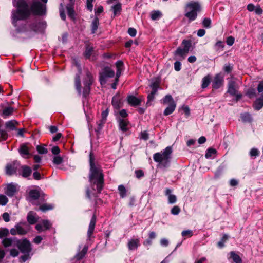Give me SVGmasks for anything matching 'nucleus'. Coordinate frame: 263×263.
<instances>
[{
    "instance_id": "f257e3e1",
    "label": "nucleus",
    "mask_w": 263,
    "mask_h": 263,
    "mask_svg": "<svg viewBox=\"0 0 263 263\" xmlns=\"http://www.w3.org/2000/svg\"><path fill=\"white\" fill-rule=\"evenodd\" d=\"M12 4L16 9L12 10L10 21L12 26L16 27L18 31L26 30L25 26L21 24V22L28 19L31 13L39 16L46 13V5L38 0L33 1L30 8L25 0H13Z\"/></svg>"
},
{
    "instance_id": "f03ea898",
    "label": "nucleus",
    "mask_w": 263,
    "mask_h": 263,
    "mask_svg": "<svg viewBox=\"0 0 263 263\" xmlns=\"http://www.w3.org/2000/svg\"><path fill=\"white\" fill-rule=\"evenodd\" d=\"M90 172L89 180L91 183L97 185L98 193H100L104 184V175L100 166L95 163V158L92 153L89 154Z\"/></svg>"
},
{
    "instance_id": "7ed1b4c3",
    "label": "nucleus",
    "mask_w": 263,
    "mask_h": 263,
    "mask_svg": "<svg viewBox=\"0 0 263 263\" xmlns=\"http://www.w3.org/2000/svg\"><path fill=\"white\" fill-rule=\"evenodd\" d=\"M172 152V147L167 146L161 152L154 154L153 155L154 160L159 163L161 168H167L170 165Z\"/></svg>"
},
{
    "instance_id": "20e7f679",
    "label": "nucleus",
    "mask_w": 263,
    "mask_h": 263,
    "mask_svg": "<svg viewBox=\"0 0 263 263\" xmlns=\"http://www.w3.org/2000/svg\"><path fill=\"white\" fill-rule=\"evenodd\" d=\"M24 21L21 22V24L25 26V29L26 30L18 31L16 27H14L16 32L23 33L32 31L36 32H42L46 27L47 25L45 21H40L32 23H28V22L24 23Z\"/></svg>"
},
{
    "instance_id": "39448f33",
    "label": "nucleus",
    "mask_w": 263,
    "mask_h": 263,
    "mask_svg": "<svg viewBox=\"0 0 263 263\" xmlns=\"http://www.w3.org/2000/svg\"><path fill=\"white\" fill-rule=\"evenodd\" d=\"M200 11V5L196 2L187 3L185 6V16L190 21L195 20L197 16V12Z\"/></svg>"
},
{
    "instance_id": "423d86ee",
    "label": "nucleus",
    "mask_w": 263,
    "mask_h": 263,
    "mask_svg": "<svg viewBox=\"0 0 263 263\" xmlns=\"http://www.w3.org/2000/svg\"><path fill=\"white\" fill-rule=\"evenodd\" d=\"M29 226L26 222H20L11 229L10 232L12 235H24L27 234Z\"/></svg>"
},
{
    "instance_id": "0eeeda50",
    "label": "nucleus",
    "mask_w": 263,
    "mask_h": 263,
    "mask_svg": "<svg viewBox=\"0 0 263 263\" xmlns=\"http://www.w3.org/2000/svg\"><path fill=\"white\" fill-rule=\"evenodd\" d=\"M92 83V77L90 72H87L86 73V78L84 81V88L83 91V97L86 98L90 91V86Z\"/></svg>"
},
{
    "instance_id": "6e6552de",
    "label": "nucleus",
    "mask_w": 263,
    "mask_h": 263,
    "mask_svg": "<svg viewBox=\"0 0 263 263\" xmlns=\"http://www.w3.org/2000/svg\"><path fill=\"white\" fill-rule=\"evenodd\" d=\"M115 72L109 67H105L103 71L100 73L99 80L101 85L105 84L106 82V79L112 78L115 76Z\"/></svg>"
},
{
    "instance_id": "1a4fd4ad",
    "label": "nucleus",
    "mask_w": 263,
    "mask_h": 263,
    "mask_svg": "<svg viewBox=\"0 0 263 263\" xmlns=\"http://www.w3.org/2000/svg\"><path fill=\"white\" fill-rule=\"evenodd\" d=\"M20 167V163L16 161L8 163L6 166V173L9 176H12L16 173Z\"/></svg>"
},
{
    "instance_id": "9d476101",
    "label": "nucleus",
    "mask_w": 263,
    "mask_h": 263,
    "mask_svg": "<svg viewBox=\"0 0 263 263\" xmlns=\"http://www.w3.org/2000/svg\"><path fill=\"white\" fill-rule=\"evenodd\" d=\"M17 184L13 183L8 184L5 191V193L9 197H13L18 191Z\"/></svg>"
},
{
    "instance_id": "9b49d317",
    "label": "nucleus",
    "mask_w": 263,
    "mask_h": 263,
    "mask_svg": "<svg viewBox=\"0 0 263 263\" xmlns=\"http://www.w3.org/2000/svg\"><path fill=\"white\" fill-rule=\"evenodd\" d=\"M88 249V246L85 245L83 248L81 245L79 246V250L78 253L74 256L76 261H80L83 259L86 254Z\"/></svg>"
},
{
    "instance_id": "f8f14e48",
    "label": "nucleus",
    "mask_w": 263,
    "mask_h": 263,
    "mask_svg": "<svg viewBox=\"0 0 263 263\" xmlns=\"http://www.w3.org/2000/svg\"><path fill=\"white\" fill-rule=\"evenodd\" d=\"M18 248L23 253H30L31 250V244L27 239H24L18 245Z\"/></svg>"
},
{
    "instance_id": "ddd939ff",
    "label": "nucleus",
    "mask_w": 263,
    "mask_h": 263,
    "mask_svg": "<svg viewBox=\"0 0 263 263\" xmlns=\"http://www.w3.org/2000/svg\"><path fill=\"white\" fill-rule=\"evenodd\" d=\"M223 81V77L219 74H216L212 82V87L216 89L219 88L222 85Z\"/></svg>"
},
{
    "instance_id": "4468645a",
    "label": "nucleus",
    "mask_w": 263,
    "mask_h": 263,
    "mask_svg": "<svg viewBox=\"0 0 263 263\" xmlns=\"http://www.w3.org/2000/svg\"><path fill=\"white\" fill-rule=\"evenodd\" d=\"M237 89L238 86L236 82L233 80L229 81L228 83V93L232 96H235L236 95Z\"/></svg>"
},
{
    "instance_id": "2eb2a0df",
    "label": "nucleus",
    "mask_w": 263,
    "mask_h": 263,
    "mask_svg": "<svg viewBox=\"0 0 263 263\" xmlns=\"http://www.w3.org/2000/svg\"><path fill=\"white\" fill-rule=\"evenodd\" d=\"M96 222V218L95 215L92 216L90 220L88 230L87 231V240H90L91 237L95 229V227Z\"/></svg>"
},
{
    "instance_id": "dca6fc26",
    "label": "nucleus",
    "mask_w": 263,
    "mask_h": 263,
    "mask_svg": "<svg viewBox=\"0 0 263 263\" xmlns=\"http://www.w3.org/2000/svg\"><path fill=\"white\" fill-rule=\"evenodd\" d=\"M119 128L123 132H126L128 129V126L129 124L127 119L119 118L118 120Z\"/></svg>"
},
{
    "instance_id": "f3484780",
    "label": "nucleus",
    "mask_w": 263,
    "mask_h": 263,
    "mask_svg": "<svg viewBox=\"0 0 263 263\" xmlns=\"http://www.w3.org/2000/svg\"><path fill=\"white\" fill-rule=\"evenodd\" d=\"M18 122L14 120L7 121L5 123V126L9 130H16Z\"/></svg>"
},
{
    "instance_id": "a211bd4d",
    "label": "nucleus",
    "mask_w": 263,
    "mask_h": 263,
    "mask_svg": "<svg viewBox=\"0 0 263 263\" xmlns=\"http://www.w3.org/2000/svg\"><path fill=\"white\" fill-rule=\"evenodd\" d=\"M128 248L129 250H135L140 246L139 239H132L128 242Z\"/></svg>"
},
{
    "instance_id": "6ab92c4d",
    "label": "nucleus",
    "mask_w": 263,
    "mask_h": 263,
    "mask_svg": "<svg viewBox=\"0 0 263 263\" xmlns=\"http://www.w3.org/2000/svg\"><path fill=\"white\" fill-rule=\"evenodd\" d=\"M128 103L132 106H137L140 104L141 100L134 96H129L127 97Z\"/></svg>"
},
{
    "instance_id": "aec40b11",
    "label": "nucleus",
    "mask_w": 263,
    "mask_h": 263,
    "mask_svg": "<svg viewBox=\"0 0 263 263\" xmlns=\"http://www.w3.org/2000/svg\"><path fill=\"white\" fill-rule=\"evenodd\" d=\"M263 107V94L257 98L253 103V107L255 110H259Z\"/></svg>"
},
{
    "instance_id": "412c9836",
    "label": "nucleus",
    "mask_w": 263,
    "mask_h": 263,
    "mask_svg": "<svg viewBox=\"0 0 263 263\" xmlns=\"http://www.w3.org/2000/svg\"><path fill=\"white\" fill-rule=\"evenodd\" d=\"M228 258L232 259L235 263H241L242 262L240 256L234 251H232L229 253Z\"/></svg>"
},
{
    "instance_id": "4be33fe9",
    "label": "nucleus",
    "mask_w": 263,
    "mask_h": 263,
    "mask_svg": "<svg viewBox=\"0 0 263 263\" xmlns=\"http://www.w3.org/2000/svg\"><path fill=\"white\" fill-rule=\"evenodd\" d=\"M122 10L121 4L118 3L115 5L111 7V10L114 12V17L116 16L119 15Z\"/></svg>"
},
{
    "instance_id": "5701e85b",
    "label": "nucleus",
    "mask_w": 263,
    "mask_h": 263,
    "mask_svg": "<svg viewBox=\"0 0 263 263\" xmlns=\"http://www.w3.org/2000/svg\"><path fill=\"white\" fill-rule=\"evenodd\" d=\"M76 89L79 95H81V84L80 74H76L74 80Z\"/></svg>"
},
{
    "instance_id": "b1692460",
    "label": "nucleus",
    "mask_w": 263,
    "mask_h": 263,
    "mask_svg": "<svg viewBox=\"0 0 263 263\" xmlns=\"http://www.w3.org/2000/svg\"><path fill=\"white\" fill-rule=\"evenodd\" d=\"M20 167L22 169L21 175L23 177L26 178L30 175L32 170L29 167L26 165H23L21 166Z\"/></svg>"
},
{
    "instance_id": "393cba45",
    "label": "nucleus",
    "mask_w": 263,
    "mask_h": 263,
    "mask_svg": "<svg viewBox=\"0 0 263 263\" xmlns=\"http://www.w3.org/2000/svg\"><path fill=\"white\" fill-rule=\"evenodd\" d=\"M171 190L170 189H166L165 190V195L168 196V202L171 204L174 203L176 202V196L174 195H172Z\"/></svg>"
},
{
    "instance_id": "a878e982",
    "label": "nucleus",
    "mask_w": 263,
    "mask_h": 263,
    "mask_svg": "<svg viewBox=\"0 0 263 263\" xmlns=\"http://www.w3.org/2000/svg\"><path fill=\"white\" fill-rule=\"evenodd\" d=\"M14 108L11 106H7L4 108L2 112V115L5 117H8L13 113Z\"/></svg>"
},
{
    "instance_id": "bb28decb",
    "label": "nucleus",
    "mask_w": 263,
    "mask_h": 263,
    "mask_svg": "<svg viewBox=\"0 0 263 263\" xmlns=\"http://www.w3.org/2000/svg\"><path fill=\"white\" fill-rule=\"evenodd\" d=\"M176 104L175 103H172L170 104L165 109L164 111V115L165 116H168L171 114L175 109Z\"/></svg>"
},
{
    "instance_id": "cd10ccee",
    "label": "nucleus",
    "mask_w": 263,
    "mask_h": 263,
    "mask_svg": "<svg viewBox=\"0 0 263 263\" xmlns=\"http://www.w3.org/2000/svg\"><path fill=\"white\" fill-rule=\"evenodd\" d=\"M74 5L71 4H68L66 6V9L67 11V14L71 18H74V11L73 9Z\"/></svg>"
},
{
    "instance_id": "c85d7f7f",
    "label": "nucleus",
    "mask_w": 263,
    "mask_h": 263,
    "mask_svg": "<svg viewBox=\"0 0 263 263\" xmlns=\"http://www.w3.org/2000/svg\"><path fill=\"white\" fill-rule=\"evenodd\" d=\"M27 219L28 222L30 224H33L37 221V219L35 217V214L33 212H29L28 213Z\"/></svg>"
},
{
    "instance_id": "c756f323",
    "label": "nucleus",
    "mask_w": 263,
    "mask_h": 263,
    "mask_svg": "<svg viewBox=\"0 0 263 263\" xmlns=\"http://www.w3.org/2000/svg\"><path fill=\"white\" fill-rule=\"evenodd\" d=\"M112 104L116 109H119L121 107V102L119 96H116L112 98Z\"/></svg>"
},
{
    "instance_id": "7c9ffc66",
    "label": "nucleus",
    "mask_w": 263,
    "mask_h": 263,
    "mask_svg": "<svg viewBox=\"0 0 263 263\" xmlns=\"http://www.w3.org/2000/svg\"><path fill=\"white\" fill-rule=\"evenodd\" d=\"M99 24V18L97 17H96L92 21V22L91 23V33L92 34L95 33L96 31H97L98 25Z\"/></svg>"
},
{
    "instance_id": "2f4dec72",
    "label": "nucleus",
    "mask_w": 263,
    "mask_h": 263,
    "mask_svg": "<svg viewBox=\"0 0 263 263\" xmlns=\"http://www.w3.org/2000/svg\"><path fill=\"white\" fill-rule=\"evenodd\" d=\"M150 87L152 88V90L151 93L153 95H156L158 89L159 87V82L156 81L151 83L150 85Z\"/></svg>"
},
{
    "instance_id": "473e14b6",
    "label": "nucleus",
    "mask_w": 263,
    "mask_h": 263,
    "mask_svg": "<svg viewBox=\"0 0 263 263\" xmlns=\"http://www.w3.org/2000/svg\"><path fill=\"white\" fill-rule=\"evenodd\" d=\"M40 196V192L36 190H31L29 193V198L32 200L38 199Z\"/></svg>"
},
{
    "instance_id": "72a5a7b5",
    "label": "nucleus",
    "mask_w": 263,
    "mask_h": 263,
    "mask_svg": "<svg viewBox=\"0 0 263 263\" xmlns=\"http://www.w3.org/2000/svg\"><path fill=\"white\" fill-rule=\"evenodd\" d=\"M161 102L163 104H172V103H175L170 95H166L162 100H161Z\"/></svg>"
},
{
    "instance_id": "f704fd0d",
    "label": "nucleus",
    "mask_w": 263,
    "mask_h": 263,
    "mask_svg": "<svg viewBox=\"0 0 263 263\" xmlns=\"http://www.w3.org/2000/svg\"><path fill=\"white\" fill-rule=\"evenodd\" d=\"M54 208L53 204L45 203L39 207V210L45 212L48 210H52Z\"/></svg>"
},
{
    "instance_id": "c9c22d12",
    "label": "nucleus",
    "mask_w": 263,
    "mask_h": 263,
    "mask_svg": "<svg viewBox=\"0 0 263 263\" xmlns=\"http://www.w3.org/2000/svg\"><path fill=\"white\" fill-rule=\"evenodd\" d=\"M187 52H186L184 50V49L181 48V47H178L175 52V55H178L181 57L182 59L185 58V55L187 53Z\"/></svg>"
},
{
    "instance_id": "e433bc0d",
    "label": "nucleus",
    "mask_w": 263,
    "mask_h": 263,
    "mask_svg": "<svg viewBox=\"0 0 263 263\" xmlns=\"http://www.w3.org/2000/svg\"><path fill=\"white\" fill-rule=\"evenodd\" d=\"M182 45L183 46L184 50L189 52L191 47V42L189 40H184L182 42Z\"/></svg>"
},
{
    "instance_id": "4c0bfd02",
    "label": "nucleus",
    "mask_w": 263,
    "mask_h": 263,
    "mask_svg": "<svg viewBox=\"0 0 263 263\" xmlns=\"http://www.w3.org/2000/svg\"><path fill=\"white\" fill-rule=\"evenodd\" d=\"M19 152L21 155L23 157H25V156L28 155L29 154L28 148L25 145H23L21 146Z\"/></svg>"
},
{
    "instance_id": "58836bf2",
    "label": "nucleus",
    "mask_w": 263,
    "mask_h": 263,
    "mask_svg": "<svg viewBox=\"0 0 263 263\" xmlns=\"http://www.w3.org/2000/svg\"><path fill=\"white\" fill-rule=\"evenodd\" d=\"M241 118L243 122H251L252 120L251 116L248 113H244L241 115Z\"/></svg>"
},
{
    "instance_id": "ea45409f",
    "label": "nucleus",
    "mask_w": 263,
    "mask_h": 263,
    "mask_svg": "<svg viewBox=\"0 0 263 263\" xmlns=\"http://www.w3.org/2000/svg\"><path fill=\"white\" fill-rule=\"evenodd\" d=\"M118 190L122 198H124L126 196L127 190L123 185H120L118 186Z\"/></svg>"
},
{
    "instance_id": "a19ab883",
    "label": "nucleus",
    "mask_w": 263,
    "mask_h": 263,
    "mask_svg": "<svg viewBox=\"0 0 263 263\" xmlns=\"http://www.w3.org/2000/svg\"><path fill=\"white\" fill-rule=\"evenodd\" d=\"M210 77L208 75L204 77L202 79V88H206L210 83Z\"/></svg>"
},
{
    "instance_id": "79ce46f5",
    "label": "nucleus",
    "mask_w": 263,
    "mask_h": 263,
    "mask_svg": "<svg viewBox=\"0 0 263 263\" xmlns=\"http://www.w3.org/2000/svg\"><path fill=\"white\" fill-rule=\"evenodd\" d=\"M228 239V236L227 234H224L221 239L217 243V246L219 248H222L224 246V243Z\"/></svg>"
},
{
    "instance_id": "37998d69",
    "label": "nucleus",
    "mask_w": 263,
    "mask_h": 263,
    "mask_svg": "<svg viewBox=\"0 0 263 263\" xmlns=\"http://www.w3.org/2000/svg\"><path fill=\"white\" fill-rule=\"evenodd\" d=\"M93 51V48L92 47L88 45L86 47V49L85 52V56L86 57V58L89 59L91 54H92Z\"/></svg>"
},
{
    "instance_id": "c03bdc74",
    "label": "nucleus",
    "mask_w": 263,
    "mask_h": 263,
    "mask_svg": "<svg viewBox=\"0 0 263 263\" xmlns=\"http://www.w3.org/2000/svg\"><path fill=\"white\" fill-rule=\"evenodd\" d=\"M105 123V122L103 121L102 120H99L97 122V126L95 128V131H96V132L97 133V134H100V133L101 132V130H102V128H103Z\"/></svg>"
},
{
    "instance_id": "a18cd8bd",
    "label": "nucleus",
    "mask_w": 263,
    "mask_h": 263,
    "mask_svg": "<svg viewBox=\"0 0 263 263\" xmlns=\"http://www.w3.org/2000/svg\"><path fill=\"white\" fill-rule=\"evenodd\" d=\"M161 13L159 11H153L151 12V18L153 20L159 19L161 16Z\"/></svg>"
},
{
    "instance_id": "49530a36",
    "label": "nucleus",
    "mask_w": 263,
    "mask_h": 263,
    "mask_svg": "<svg viewBox=\"0 0 263 263\" xmlns=\"http://www.w3.org/2000/svg\"><path fill=\"white\" fill-rule=\"evenodd\" d=\"M9 234V231L8 229L3 228H0V238L7 236Z\"/></svg>"
},
{
    "instance_id": "de8ad7c7",
    "label": "nucleus",
    "mask_w": 263,
    "mask_h": 263,
    "mask_svg": "<svg viewBox=\"0 0 263 263\" xmlns=\"http://www.w3.org/2000/svg\"><path fill=\"white\" fill-rule=\"evenodd\" d=\"M0 142L5 141L8 138V134L5 130L0 129Z\"/></svg>"
},
{
    "instance_id": "09e8293b",
    "label": "nucleus",
    "mask_w": 263,
    "mask_h": 263,
    "mask_svg": "<svg viewBox=\"0 0 263 263\" xmlns=\"http://www.w3.org/2000/svg\"><path fill=\"white\" fill-rule=\"evenodd\" d=\"M216 153V151L212 148H209L207 149L206 153L205 155V157L206 158H210L212 157V156L214 154H215Z\"/></svg>"
},
{
    "instance_id": "8fccbe9b",
    "label": "nucleus",
    "mask_w": 263,
    "mask_h": 263,
    "mask_svg": "<svg viewBox=\"0 0 263 263\" xmlns=\"http://www.w3.org/2000/svg\"><path fill=\"white\" fill-rule=\"evenodd\" d=\"M53 163L55 165H59L63 162V158L60 156H55L53 159Z\"/></svg>"
},
{
    "instance_id": "3c124183",
    "label": "nucleus",
    "mask_w": 263,
    "mask_h": 263,
    "mask_svg": "<svg viewBox=\"0 0 263 263\" xmlns=\"http://www.w3.org/2000/svg\"><path fill=\"white\" fill-rule=\"evenodd\" d=\"M8 202L7 197L4 195H0V205H5Z\"/></svg>"
},
{
    "instance_id": "603ef678",
    "label": "nucleus",
    "mask_w": 263,
    "mask_h": 263,
    "mask_svg": "<svg viewBox=\"0 0 263 263\" xmlns=\"http://www.w3.org/2000/svg\"><path fill=\"white\" fill-rule=\"evenodd\" d=\"M36 150L41 154H45L48 153V150L46 148L40 145L36 146Z\"/></svg>"
},
{
    "instance_id": "864d4df0",
    "label": "nucleus",
    "mask_w": 263,
    "mask_h": 263,
    "mask_svg": "<svg viewBox=\"0 0 263 263\" xmlns=\"http://www.w3.org/2000/svg\"><path fill=\"white\" fill-rule=\"evenodd\" d=\"M247 95L250 98H252L256 96V90L254 88H250L247 92Z\"/></svg>"
},
{
    "instance_id": "5fc2aeb1",
    "label": "nucleus",
    "mask_w": 263,
    "mask_h": 263,
    "mask_svg": "<svg viewBox=\"0 0 263 263\" xmlns=\"http://www.w3.org/2000/svg\"><path fill=\"white\" fill-rule=\"evenodd\" d=\"M3 245L5 247H8L11 246L12 243V240L10 238H5L3 240Z\"/></svg>"
},
{
    "instance_id": "6e6d98bb",
    "label": "nucleus",
    "mask_w": 263,
    "mask_h": 263,
    "mask_svg": "<svg viewBox=\"0 0 263 263\" xmlns=\"http://www.w3.org/2000/svg\"><path fill=\"white\" fill-rule=\"evenodd\" d=\"M108 108H106L105 110H103L101 113V119L100 120L106 122V118L108 116Z\"/></svg>"
},
{
    "instance_id": "4d7b16f0",
    "label": "nucleus",
    "mask_w": 263,
    "mask_h": 263,
    "mask_svg": "<svg viewBox=\"0 0 263 263\" xmlns=\"http://www.w3.org/2000/svg\"><path fill=\"white\" fill-rule=\"evenodd\" d=\"M211 24V20L209 18H205L202 22L203 26L205 28H210Z\"/></svg>"
},
{
    "instance_id": "13d9d810",
    "label": "nucleus",
    "mask_w": 263,
    "mask_h": 263,
    "mask_svg": "<svg viewBox=\"0 0 263 263\" xmlns=\"http://www.w3.org/2000/svg\"><path fill=\"white\" fill-rule=\"evenodd\" d=\"M259 151L255 148H253L250 150V155L251 157H256L259 155Z\"/></svg>"
},
{
    "instance_id": "bf43d9fd",
    "label": "nucleus",
    "mask_w": 263,
    "mask_h": 263,
    "mask_svg": "<svg viewBox=\"0 0 263 263\" xmlns=\"http://www.w3.org/2000/svg\"><path fill=\"white\" fill-rule=\"evenodd\" d=\"M193 231L192 230H185L183 231L181 233V235L183 237H190L193 235Z\"/></svg>"
},
{
    "instance_id": "052dcab7",
    "label": "nucleus",
    "mask_w": 263,
    "mask_h": 263,
    "mask_svg": "<svg viewBox=\"0 0 263 263\" xmlns=\"http://www.w3.org/2000/svg\"><path fill=\"white\" fill-rule=\"evenodd\" d=\"M42 224L45 231L49 229L51 226L49 221L47 220H43Z\"/></svg>"
},
{
    "instance_id": "680f3d73",
    "label": "nucleus",
    "mask_w": 263,
    "mask_h": 263,
    "mask_svg": "<svg viewBox=\"0 0 263 263\" xmlns=\"http://www.w3.org/2000/svg\"><path fill=\"white\" fill-rule=\"evenodd\" d=\"M180 212V209L178 206H174L171 210V213L173 215H178Z\"/></svg>"
},
{
    "instance_id": "e2e57ef3",
    "label": "nucleus",
    "mask_w": 263,
    "mask_h": 263,
    "mask_svg": "<svg viewBox=\"0 0 263 263\" xmlns=\"http://www.w3.org/2000/svg\"><path fill=\"white\" fill-rule=\"evenodd\" d=\"M116 65L117 68V70L122 71L123 70V62L122 61H118L116 62Z\"/></svg>"
},
{
    "instance_id": "0e129e2a",
    "label": "nucleus",
    "mask_w": 263,
    "mask_h": 263,
    "mask_svg": "<svg viewBox=\"0 0 263 263\" xmlns=\"http://www.w3.org/2000/svg\"><path fill=\"white\" fill-rule=\"evenodd\" d=\"M93 0H87L86 7L88 10L91 11L93 8Z\"/></svg>"
},
{
    "instance_id": "69168bd1",
    "label": "nucleus",
    "mask_w": 263,
    "mask_h": 263,
    "mask_svg": "<svg viewBox=\"0 0 263 263\" xmlns=\"http://www.w3.org/2000/svg\"><path fill=\"white\" fill-rule=\"evenodd\" d=\"M149 138L148 134L146 131L142 132L140 134V138L144 140H148Z\"/></svg>"
},
{
    "instance_id": "338daca9",
    "label": "nucleus",
    "mask_w": 263,
    "mask_h": 263,
    "mask_svg": "<svg viewBox=\"0 0 263 263\" xmlns=\"http://www.w3.org/2000/svg\"><path fill=\"white\" fill-rule=\"evenodd\" d=\"M128 33L132 37L136 36L137 33L136 30L134 28H129L128 30Z\"/></svg>"
},
{
    "instance_id": "774afa93",
    "label": "nucleus",
    "mask_w": 263,
    "mask_h": 263,
    "mask_svg": "<svg viewBox=\"0 0 263 263\" xmlns=\"http://www.w3.org/2000/svg\"><path fill=\"white\" fill-rule=\"evenodd\" d=\"M29 258V253H24V255H22L20 257V259L21 261L25 262L27 261Z\"/></svg>"
}]
</instances>
